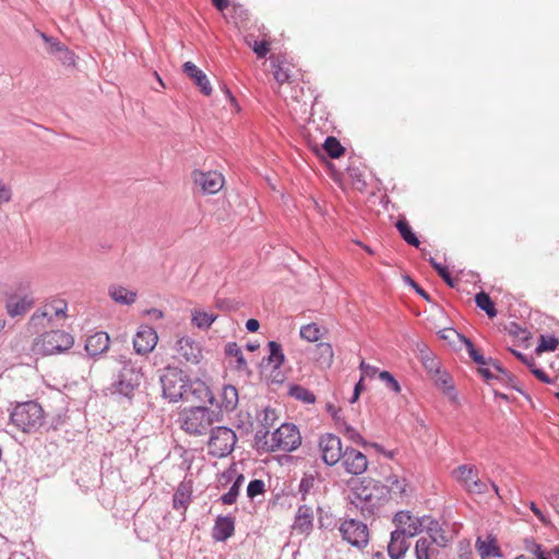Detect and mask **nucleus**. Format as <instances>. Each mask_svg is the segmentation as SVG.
Instances as JSON below:
<instances>
[{
  "mask_svg": "<svg viewBox=\"0 0 559 559\" xmlns=\"http://www.w3.org/2000/svg\"><path fill=\"white\" fill-rule=\"evenodd\" d=\"M467 491L471 493H486L488 490V485L485 481H481L478 476L475 477L472 483L466 487Z\"/></svg>",
  "mask_w": 559,
  "mask_h": 559,
  "instance_id": "8fccbe9b",
  "label": "nucleus"
},
{
  "mask_svg": "<svg viewBox=\"0 0 559 559\" xmlns=\"http://www.w3.org/2000/svg\"><path fill=\"white\" fill-rule=\"evenodd\" d=\"M558 345L559 341L555 336L540 335L536 352H554L558 347Z\"/></svg>",
  "mask_w": 559,
  "mask_h": 559,
  "instance_id": "c03bdc74",
  "label": "nucleus"
},
{
  "mask_svg": "<svg viewBox=\"0 0 559 559\" xmlns=\"http://www.w3.org/2000/svg\"><path fill=\"white\" fill-rule=\"evenodd\" d=\"M319 449L322 453V461L329 466L338 463L344 453L341 439L333 433H325L320 437Z\"/></svg>",
  "mask_w": 559,
  "mask_h": 559,
  "instance_id": "9b49d317",
  "label": "nucleus"
},
{
  "mask_svg": "<svg viewBox=\"0 0 559 559\" xmlns=\"http://www.w3.org/2000/svg\"><path fill=\"white\" fill-rule=\"evenodd\" d=\"M238 400L237 389L231 384H226L222 388L216 411H221L222 414L223 411L227 413L233 412L238 405Z\"/></svg>",
  "mask_w": 559,
  "mask_h": 559,
  "instance_id": "5701e85b",
  "label": "nucleus"
},
{
  "mask_svg": "<svg viewBox=\"0 0 559 559\" xmlns=\"http://www.w3.org/2000/svg\"><path fill=\"white\" fill-rule=\"evenodd\" d=\"M253 51L259 58H264L269 52V44L266 41H254Z\"/></svg>",
  "mask_w": 559,
  "mask_h": 559,
  "instance_id": "4d7b16f0",
  "label": "nucleus"
},
{
  "mask_svg": "<svg viewBox=\"0 0 559 559\" xmlns=\"http://www.w3.org/2000/svg\"><path fill=\"white\" fill-rule=\"evenodd\" d=\"M225 354L229 357L236 358V368L238 370H243L247 367V361L243 357L241 348L235 342H229L225 346Z\"/></svg>",
  "mask_w": 559,
  "mask_h": 559,
  "instance_id": "c9c22d12",
  "label": "nucleus"
},
{
  "mask_svg": "<svg viewBox=\"0 0 559 559\" xmlns=\"http://www.w3.org/2000/svg\"><path fill=\"white\" fill-rule=\"evenodd\" d=\"M239 491H240L239 488L231 485L229 490L221 497V501L224 504H228V506L235 503L237 500V497L239 496Z\"/></svg>",
  "mask_w": 559,
  "mask_h": 559,
  "instance_id": "3c124183",
  "label": "nucleus"
},
{
  "mask_svg": "<svg viewBox=\"0 0 559 559\" xmlns=\"http://www.w3.org/2000/svg\"><path fill=\"white\" fill-rule=\"evenodd\" d=\"M182 70L185 74L190 78L194 84L200 88V91L205 95L210 96L212 93L211 83L206 76V74L199 69L193 62L187 61L182 66Z\"/></svg>",
  "mask_w": 559,
  "mask_h": 559,
  "instance_id": "aec40b11",
  "label": "nucleus"
},
{
  "mask_svg": "<svg viewBox=\"0 0 559 559\" xmlns=\"http://www.w3.org/2000/svg\"><path fill=\"white\" fill-rule=\"evenodd\" d=\"M158 341L156 331L147 325H141L133 338V348L140 355L154 349Z\"/></svg>",
  "mask_w": 559,
  "mask_h": 559,
  "instance_id": "dca6fc26",
  "label": "nucleus"
},
{
  "mask_svg": "<svg viewBox=\"0 0 559 559\" xmlns=\"http://www.w3.org/2000/svg\"><path fill=\"white\" fill-rule=\"evenodd\" d=\"M365 390L364 385V377L360 378V380L355 384L354 392L352 397L349 399V403L354 404L358 401L361 392Z\"/></svg>",
  "mask_w": 559,
  "mask_h": 559,
  "instance_id": "bf43d9fd",
  "label": "nucleus"
},
{
  "mask_svg": "<svg viewBox=\"0 0 559 559\" xmlns=\"http://www.w3.org/2000/svg\"><path fill=\"white\" fill-rule=\"evenodd\" d=\"M314 476L313 475H308L306 474L301 480H300V484H299V492L301 495V499L302 500H306V496L310 492V490L313 488L314 486Z\"/></svg>",
  "mask_w": 559,
  "mask_h": 559,
  "instance_id": "49530a36",
  "label": "nucleus"
},
{
  "mask_svg": "<svg viewBox=\"0 0 559 559\" xmlns=\"http://www.w3.org/2000/svg\"><path fill=\"white\" fill-rule=\"evenodd\" d=\"M74 344V337L61 330H51L40 334L34 340L33 352L36 355L49 356L62 354Z\"/></svg>",
  "mask_w": 559,
  "mask_h": 559,
  "instance_id": "20e7f679",
  "label": "nucleus"
},
{
  "mask_svg": "<svg viewBox=\"0 0 559 559\" xmlns=\"http://www.w3.org/2000/svg\"><path fill=\"white\" fill-rule=\"evenodd\" d=\"M216 319L217 316L214 313H209L198 309L192 311L191 321L197 328L201 330L210 329Z\"/></svg>",
  "mask_w": 559,
  "mask_h": 559,
  "instance_id": "2f4dec72",
  "label": "nucleus"
},
{
  "mask_svg": "<svg viewBox=\"0 0 559 559\" xmlns=\"http://www.w3.org/2000/svg\"><path fill=\"white\" fill-rule=\"evenodd\" d=\"M254 442L258 449L270 452L271 439H269V429L261 427L255 431Z\"/></svg>",
  "mask_w": 559,
  "mask_h": 559,
  "instance_id": "37998d69",
  "label": "nucleus"
},
{
  "mask_svg": "<svg viewBox=\"0 0 559 559\" xmlns=\"http://www.w3.org/2000/svg\"><path fill=\"white\" fill-rule=\"evenodd\" d=\"M300 337L308 342H317L321 337V331L317 323H309L300 328Z\"/></svg>",
  "mask_w": 559,
  "mask_h": 559,
  "instance_id": "ea45409f",
  "label": "nucleus"
},
{
  "mask_svg": "<svg viewBox=\"0 0 559 559\" xmlns=\"http://www.w3.org/2000/svg\"><path fill=\"white\" fill-rule=\"evenodd\" d=\"M35 301L32 296L24 295L17 298L16 295L12 294L8 296L5 302V309L11 318L24 316L33 306Z\"/></svg>",
  "mask_w": 559,
  "mask_h": 559,
  "instance_id": "a211bd4d",
  "label": "nucleus"
},
{
  "mask_svg": "<svg viewBox=\"0 0 559 559\" xmlns=\"http://www.w3.org/2000/svg\"><path fill=\"white\" fill-rule=\"evenodd\" d=\"M532 373L544 383H551V379L548 374L540 368H532Z\"/></svg>",
  "mask_w": 559,
  "mask_h": 559,
  "instance_id": "e2e57ef3",
  "label": "nucleus"
},
{
  "mask_svg": "<svg viewBox=\"0 0 559 559\" xmlns=\"http://www.w3.org/2000/svg\"><path fill=\"white\" fill-rule=\"evenodd\" d=\"M459 338L465 344L469 357L480 366L487 365V358L474 346L473 342L464 335H459Z\"/></svg>",
  "mask_w": 559,
  "mask_h": 559,
  "instance_id": "58836bf2",
  "label": "nucleus"
},
{
  "mask_svg": "<svg viewBox=\"0 0 559 559\" xmlns=\"http://www.w3.org/2000/svg\"><path fill=\"white\" fill-rule=\"evenodd\" d=\"M361 372H362V376H368V377H372L376 372H377V368L373 367V366H370L369 364L365 362V361H361L360 362V366H359Z\"/></svg>",
  "mask_w": 559,
  "mask_h": 559,
  "instance_id": "69168bd1",
  "label": "nucleus"
},
{
  "mask_svg": "<svg viewBox=\"0 0 559 559\" xmlns=\"http://www.w3.org/2000/svg\"><path fill=\"white\" fill-rule=\"evenodd\" d=\"M260 328V323L257 319H249L247 322H246V329L253 333V332H257Z\"/></svg>",
  "mask_w": 559,
  "mask_h": 559,
  "instance_id": "774afa93",
  "label": "nucleus"
},
{
  "mask_svg": "<svg viewBox=\"0 0 559 559\" xmlns=\"http://www.w3.org/2000/svg\"><path fill=\"white\" fill-rule=\"evenodd\" d=\"M407 281L419 296H421L426 300H430L429 294L424 288H421L415 281H413L411 277H407Z\"/></svg>",
  "mask_w": 559,
  "mask_h": 559,
  "instance_id": "0e129e2a",
  "label": "nucleus"
},
{
  "mask_svg": "<svg viewBox=\"0 0 559 559\" xmlns=\"http://www.w3.org/2000/svg\"><path fill=\"white\" fill-rule=\"evenodd\" d=\"M182 393L180 401L183 402L193 404L207 401L211 405L215 402V397L209 386L201 380H191L189 378L188 384Z\"/></svg>",
  "mask_w": 559,
  "mask_h": 559,
  "instance_id": "f8f14e48",
  "label": "nucleus"
},
{
  "mask_svg": "<svg viewBox=\"0 0 559 559\" xmlns=\"http://www.w3.org/2000/svg\"><path fill=\"white\" fill-rule=\"evenodd\" d=\"M274 79L277 83L283 84L289 80V73L288 70L283 69L282 67H278L274 71Z\"/></svg>",
  "mask_w": 559,
  "mask_h": 559,
  "instance_id": "680f3d73",
  "label": "nucleus"
},
{
  "mask_svg": "<svg viewBox=\"0 0 559 559\" xmlns=\"http://www.w3.org/2000/svg\"><path fill=\"white\" fill-rule=\"evenodd\" d=\"M313 357L321 367H331L334 358L332 345L329 343L317 344Z\"/></svg>",
  "mask_w": 559,
  "mask_h": 559,
  "instance_id": "cd10ccee",
  "label": "nucleus"
},
{
  "mask_svg": "<svg viewBox=\"0 0 559 559\" xmlns=\"http://www.w3.org/2000/svg\"><path fill=\"white\" fill-rule=\"evenodd\" d=\"M389 489V495L393 493L400 497L406 495V480L404 478H399L396 475H390L386 477V485Z\"/></svg>",
  "mask_w": 559,
  "mask_h": 559,
  "instance_id": "4c0bfd02",
  "label": "nucleus"
},
{
  "mask_svg": "<svg viewBox=\"0 0 559 559\" xmlns=\"http://www.w3.org/2000/svg\"><path fill=\"white\" fill-rule=\"evenodd\" d=\"M418 523L426 528L431 543H435L439 547H445L448 545L449 538L437 520L430 516H424L418 520Z\"/></svg>",
  "mask_w": 559,
  "mask_h": 559,
  "instance_id": "6ab92c4d",
  "label": "nucleus"
},
{
  "mask_svg": "<svg viewBox=\"0 0 559 559\" xmlns=\"http://www.w3.org/2000/svg\"><path fill=\"white\" fill-rule=\"evenodd\" d=\"M216 308L223 311H231L236 309L234 301L226 298H217Z\"/></svg>",
  "mask_w": 559,
  "mask_h": 559,
  "instance_id": "13d9d810",
  "label": "nucleus"
},
{
  "mask_svg": "<svg viewBox=\"0 0 559 559\" xmlns=\"http://www.w3.org/2000/svg\"><path fill=\"white\" fill-rule=\"evenodd\" d=\"M530 509L532 512L537 516V519L544 524V525H550L551 522L548 516H546L543 511L537 507L535 502L530 503Z\"/></svg>",
  "mask_w": 559,
  "mask_h": 559,
  "instance_id": "6e6d98bb",
  "label": "nucleus"
},
{
  "mask_svg": "<svg viewBox=\"0 0 559 559\" xmlns=\"http://www.w3.org/2000/svg\"><path fill=\"white\" fill-rule=\"evenodd\" d=\"M191 501V489L186 484H180L173 497V507L176 510H183L186 512Z\"/></svg>",
  "mask_w": 559,
  "mask_h": 559,
  "instance_id": "c85d7f7f",
  "label": "nucleus"
},
{
  "mask_svg": "<svg viewBox=\"0 0 559 559\" xmlns=\"http://www.w3.org/2000/svg\"><path fill=\"white\" fill-rule=\"evenodd\" d=\"M300 443L301 436L298 428L293 424H283L271 437L270 452H292L296 450Z\"/></svg>",
  "mask_w": 559,
  "mask_h": 559,
  "instance_id": "6e6552de",
  "label": "nucleus"
},
{
  "mask_svg": "<svg viewBox=\"0 0 559 559\" xmlns=\"http://www.w3.org/2000/svg\"><path fill=\"white\" fill-rule=\"evenodd\" d=\"M265 490V485L262 479H252L249 481L247 486V496L250 499L255 498L259 495H262Z\"/></svg>",
  "mask_w": 559,
  "mask_h": 559,
  "instance_id": "a18cd8bd",
  "label": "nucleus"
},
{
  "mask_svg": "<svg viewBox=\"0 0 559 559\" xmlns=\"http://www.w3.org/2000/svg\"><path fill=\"white\" fill-rule=\"evenodd\" d=\"M10 419L23 432H35L44 424V411L35 401L19 403L11 412Z\"/></svg>",
  "mask_w": 559,
  "mask_h": 559,
  "instance_id": "39448f33",
  "label": "nucleus"
},
{
  "mask_svg": "<svg viewBox=\"0 0 559 559\" xmlns=\"http://www.w3.org/2000/svg\"><path fill=\"white\" fill-rule=\"evenodd\" d=\"M275 419V412L270 408H265L263 413V418L260 420L261 427H265L269 429L270 426H272L273 421Z\"/></svg>",
  "mask_w": 559,
  "mask_h": 559,
  "instance_id": "5fc2aeb1",
  "label": "nucleus"
},
{
  "mask_svg": "<svg viewBox=\"0 0 559 559\" xmlns=\"http://www.w3.org/2000/svg\"><path fill=\"white\" fill-rule=\"evenodd\" d=\"M211 437L207 442L209 453L215 457H224L230 454L237 441L233 429L225 426H217L210 430Z\"/></svg>",
  "mask_w": 559,
  "mask_h": 559,
  "instance_id": "0eeeda50",
  "label": "nucleus"
},
{
  "mask_svg": "<svg viewBox=\"0 0 559 559\" xmlns=\"http://www.w3.org/2000/svg\"><path fill=\"white\" fill-rule=\"evenodd\" d=\"M110 298L120 305L130 306L136 299V293L119 285H111L108 288Z\"/></svg>",
  "mask_w": 559,
  "mask_h": 559,
  "instance_id": "a878e982",
  "label": "nucleus"
},
{
  "mask_svg": "<svg viewBox=\"0 0 559 559\" xmlns=\"http://www.w3.org/2000/svg\"><path fill=\"white\" fill-rule=\"evenodd\" d=\"M379 378L390 388L393 392H401V385L397 380L393 377V374L389 371H381L379 373Z\"/></svg>",
  "mask_w": 559,
  "mask_h": 559,
  "instance_id": "de8ad7c7",
  "label": "nucleus"
},
{
  "mask_svg": "<svg viewBox=\"0 0 559 559\" xmlns=\"http://www.w3.org/2000/svg\"><path fill=\"white\" fill-rule=\"evenodd\" d=\"M110 337L106 332L99 331L90 335L85 342V350L91 357L99 356L109 349Z\"/></svg>",
  "mask_w": 559,
  "mask_h": 559,
  "instance_id": "412c9836",
  "label": "nucleus"
},
{
  "mask_svg": "<svg viewBox=\"0 0 559 559\" xmlns=\"http://www.w3.org/2000/svg\"><path fill=\"white\" fill-rule=\"evenodd\" d=\"M176 352L187 362L197 365L202 359L201 344L188 335L181 336L177 341Z\"/></svg>",
  "mask_w": 559,
  "mask_h": 559,
  "instance_id": "2eb2a0df",
  "label": "nucleus"
},
{
  "mask_svg": "<svg viewBox=\"0 0 559 559\" xmlns=\"http://www.w3.org/2000/svg\"><path fill=\"white\" fill-rule=\"evenodd\" d=\"M323 150L331 158H338L345 152V148L335 136H328L325 139L323 143Z\"/></svg>",
  "mask_w": 559,
  "mask_h": 559,
  "instance_id": "f704fd0d",
  "label": "nucleus"
},
{
  "mask_svg": "<svg viewBox=\"0 0 559 559\" xmlns=\"http://www.w3.org/2000/svg\"><path fill=\"white\" fill-rule=\"evenodd\" d=\"M289 395L304 403L312 404L316 402L314 394L299 384H293L289 388Z\"/></svg>",
  "mask_w": 559,
  "mask_h": 559,
  "instance_id": "72a5a7b5",
  "label": "nucleus"
},
{
  "mask_svg": "<svg viewBox=\"0 0 559 559\" xmlns=\"http://www.w3.org/2000/svg\"><path fill=\"white\" fill-rule=\"evenodd\" d=\"M431 540L427 537H420L415 545L416 559H430Z\"/></svg>",
  "mask_w": 559,
  "mask_h": 559,
  "instance_id": "79ce46f5",
  "label": "nucleus"
},
{
  "mask_svg": "<svg viewBox=\"0 0 559 559\" xmlns=\"http://www.w3.org/2000/svg\"><path fill=\"white\" fill-rule=\"evenodd\" d=\"M525 548L527 551H531L535 556V558L539 557L545 552L543 546L540 544H537L534 539H526Z\"/></svg>",
  "mask_w": 559,
  "mask_h": 559,
  "instance_id": "864d4df0",
  "label": "nucleus"
},
{
  "mask_svg": "<svg viewBox=\"0 0 559 559\" xmlns=\"http://www.w3.org/2000/svg\"><path fill=\"white\" fill-rule=\"evenodd\" d=\"M508 331L510 334L514 335V336H518L520 337L521 334H524L525 333V330H523L518 323L515 322H511L509 328H508Z\"/></svg>",
  "mask_w": 559,
  "mask_h": 559,
  "instance_id": "338daca9",
  "label": "nucleus"
},
{
  "mask_svg": "<svg viewBox=\"0 0 559 559\" xmlns=\"http://www.w3.org/2000/svg\"><path fill=\"white\" fill-rule=\"evenodd\" d=\"M338 530L343 539L352 546L362 549L368 545L369 531L365 523L349 519L345 520Z\"/></svg>",
  "mask_w": 559,
  "mask_h": 559,
  "instance_id": "1a4fd4ad",
  "label": "nucleus"
},
{
  "mask_svg": "<svg viewBox=\"0 0 559 559\" xmlns=\"http://www.w3.org/2000/svg\"><path fill=\"white\" fill-rule=\"evenodd\" d=\"M344 433L345 437L348 438L352 442L357 445L367 447L369 443L364 439V437L352 426L344 424ZM378 452L383 453L388 457H393V452H385L383 448L378 443H370Z\"/></svg>",
  "mask_w": 559,
  "mask_h": 559,
  "instance_id": "bb28decb",
  "label": "nucleus"
},
{
  "mask_svg": "<svg viewBox=\"0 0 559 559\" xmlns=\"http://www.w3.org/2000/svg\"><path fill=\"white\" fill-rule=\"evenodd\" d=\"M453 475L466 488L478 476V471L473 465L463 464L453 471Z\"/></svg>",
  "mask_w": 559,
  "mask_h": 559,
  "instance_id": "c756f323",
  "label": "nucleus"
},
{
  "mask_svg": "<svg viewBox=\"0 0 559 559\" xmlns=\"http://www.w3.org/2000/svg\"><path fill=\"white\" fill-rule=\"evenodd\" d=\"M487 365H490L499 372V376H497V380L506 384H511L514 381V377L506 368H503L498 360L488 358Z\"/></svg>",
  "mask_w": 559,
  "mask_h": 559,
  "instance_id": "a19ab883",
  "label": "nucleus"
},
{
  "mask_svg": "<svg viewBox=\"0 0 559 559\" xmlns=\"http://www.w3.org/2000/svg\"><path fill=\"white\" fill-rule=\"evenodd\" d=\"M118 361L121 368L111 383V393L131 399L143 380L142 369L124 356H119Z\"/></svg>",
  "mask_w": 559,
  "mask_h": 559,
  "instance_id": "7ed1b4c3",
  "label": "nucleus"
},
{
  "mask_svg": "<svg viewBox=\"0 0 559 559\" xmlns=\"http://www.w3.org/2000/svg\"><path fill=\"white\" fill-rule=\"evenodd\" d=\"M476 549L481 559H490L491 557H501V550L497 545V540L492 536H488L486 539L480 537L476 540Z\"/></svg>",
  "mask_w": 559,
  "mask_h": 559,
  "instance_id": "393cba45",
  "label": "nucleus"
},
{
  "mask_svg": "<svg viewBox=\"0 0 559 559\" xmlns=\"http://www.w3.org/2000/svg\"><path fill=\"white\" fill-rule=\"evenodd\" d=\"M341 460L345 471L352 475H361L368 468L367 456L362 452L350 447H346L344 449Z\"/></svg>",
  "mask_w": 559,
  "mask_h": 559,
  "instance_id": "4468645a",
  "label": "nucleus"
},
{
  "mask_svg": "<svg viewBox=\"0 0 559 559\" xmlns=\"http://www.w3.org/2000/svg\"><path fill=\"white\" fill-rule=\"evenodd\" d=\"M312 508L307 504H302L297 510L293 527L301 534L309 533L312 528Z\"/></svg>",
  "mask_w": 559,
  "mask_h": 559,
  "instance_id": "b1692460",
  "label": "nucleus"
},
{
  "mask_svg": "<svg viewBox=\"0 0 559 559\" xmlns=\"http://www.w3.org/2000/svg\"><path fill=\"white\" fill-rule=\"evenodd\" d=\"M395 226L405 242L416 248L419 247L420 241L405 218L399 219Z\"/></svg>",
  "mask_w": 559,
  "mask_h": 559,
  "instance_id": "7c9ffc66",
  "label": "nucleus"
},
{
  "mask_svg": "<svg viewBox=\"0 0 559 559\" xmlns=\"http://www.w3.org/2000/svg\"><path fill=\"white\" fill-rule=\"evenodd\" d=\"M189 377L178 367L168 366L159 377L163 396L176 403L182 397Z\"/></svg>",
  "mask_w": 559,
  "mask_h": 559,
  "instance_id": "423d86ee",
  "label": "nucleus"
},
{
  "mask_svg": "<svg viewBox=\"0 0 559 559\" xmlns=\"http://www.w3.org/2000/svg\"><path fill=\"white\" fill-rule=\"evenodd\" d=\"M193 178L204 193L214 194L218 192L224 186V178L216 171H194Z\"/></svg>",
  "mask_w": 559,
  "mask_h": 559,
  "instance_id": "f3484780",
  "label": "nucleus"
},
{
  "mask_svg": "<svg viewBox=\"0 0 559 559\" xmlns=\"http://www.w3.org/2000/svg\"><path fill=\"white\" fill-rule=\"evenodd\" d=\"M40 37L45 40V43H47L48 51L50 53H57V52L66 50L63 45L60 41H58L56 38L50 37V36L46 35L45 33H40Z\"/></svg>",
  "mask_w": 559,
  "mask_h": 559,
  "instance_id": "09e8293b",
  "label": "nucleus"
},
{
  "mask_svg": "<svg viewBox=\"0 0 559 559\" xmlns=\"http://www.w3.org/2000/svg\"><path fill=\"white\" fill-rule=\"evenodd\" d=\"M221 421H223L221 411L206 406H191L179 413L181 428L191 436L205 435L213 428L215 423Z\"/></svg>",
  "mask_w": 559,
  "mask_h": 559,
  "instance_id": "f03ea898",
  "label": "nucleus"
},
{
  "mask_svg": "<svg viewBox=\"0 0 559 559\" xmlns=\"http://www.w3.org/2000/svg\"><path fill=\"white\" fill-rule=\"evenodd\" d=\"M412 520V515L408 511H400L394 515V522L397 525H406Z\"/></svg>",
  "mask_w": 559,
  "mask_h": 559,
  "instance_id": "052dcab7",
  "label": "nucleus"
},
{
  "mask_svg": "<svg viewBox=\"0 0 559 559\" xmlns=\"http://www.w3.org/2000/svg\"><path fill=\"white\" fill-rule=\"evenodd\" d=\"M267 347L270 352L269 362L273 364L274 368H280L285 360L281 344L275 341H270Z\"/></svg>",
  "mask_w": 559,
  "mask_h": 559,
  "instance_id": "e433bc0d",
  "label": "nucleus"
},
{
  "mask_svg": "<svg viewBox=\"0 0 559 559\" xmlns=\"http://www.w3.org/2000/svg\"><path fill=\"white\" fill-rule=\"evenodd\" d=\"M476 306L484 310L489 318L497 316V309L490 296L485 292H479L475 295Z\"/></svg>",
  "mask_w": 559,
  "mask_h": 559,
  "instance_id": "473e14b6",
  "label": "nucleus"
},
{
  "mask_svg": "<svg viewBox=\"0 0 559 559\" xmlns=\"http://www.w3.org/2000/svg\"><path fill=\"white\" fill-rule=\"evenodd\" d=\"M436 272L444 281V283L448 286L454 287L456 285L454 278L451 276V274H450V272H449L447 266H444V265L438 266Z\"/></svg>",
  "mask_w": 559,
  "mask_h": 559,
  "instance_id": "603ef678",
  "label": "nucleus"
},
{
  "mask_svg": "<svg viewBox=\"0 0 559 559\" xmlns=\"http://www.w3.org/2000/svg\"><path fill=\"white\" fill-rule=\"evenodd\" d=\"M235 532V521L230 515H219L215 520L212 536L217 542H225Z\"/></svg>",
  "mask_w": 559,
  "mask_h": 559,
  "instance_id": "4be33fe9",
  "label": "nucleus"
},
{
  "mask_svg": "<svg viewBox=\"0 0 559 559\" xmlns=\"http://www.w3.org/2000/svg\"><path fill=\"white\" fill-rule=\"evenodd\" d=\"M68 305L62 299H53L50 302H47L43 308L38 309L29 319L28 324L31 326L41 325L44 320L51 322L53 318H66L67 317Z\"/></svg>",
  "mask_w": 559,
  "mask_h": 559,
  "instance_id": "9d476101",
  "label": "nucleus"
},
{
  "mask_svg": "<svg viewBox=\"0 0 559 559\" xmlns=\"http://www.w3.org/2000/svg\"><path fill=\"white\" fill-rule=\"evenodd\" d=\"M418 533V528L414 525V530H395L391 533V539L388 545V554L391 559H401L408 550L409 543L407 537H413Z\"/></svg>",
  "mask_w": 559,
  "mask_h": 559,
  "instance_id": "ddd939ff",
  "label": "nucleus"
},
{
  "mask_svg": "<svg viewBox=\"0 0 559 559\" xmlns=\"http://www.w3.org/2000/svg\"><path fill=\"white\" fill-rule=\"evenodd\" d=\"M388 497V486L371 478L353 483L348 495L350 503L360 509L364 515L373 514L374 510L382 506Z\"/></svg>",
  "mask_w": 559,
  "mask_h": 559,
  "instance_id": "f257e3e1",
  "label": "nucleus"
}]
</instances>
